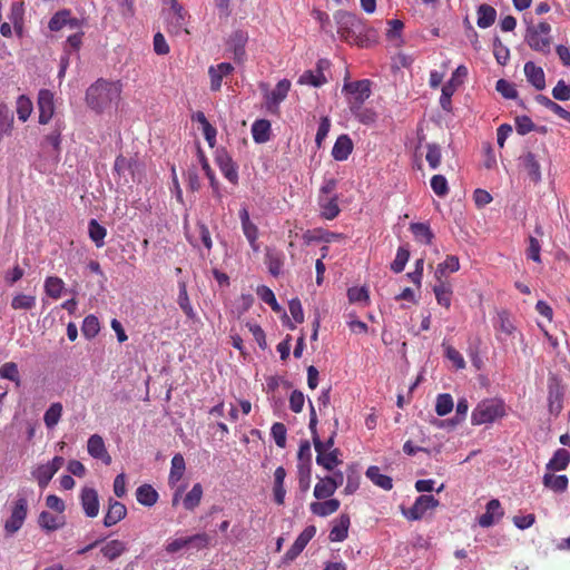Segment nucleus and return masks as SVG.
Listing matches in <instances>:
<instances>
[{
	"label": "nucleus",
	"mask_w": 570,
	"mask_h": 570,
	"mask_svg": "<svg viewBox=\"0 0 570 570\" xmlns=\"http://www.w3.org/2000/svg\"><path fill=\"white\" fill-rule=\"evenodd\" d=\"M121 91L122 85L120 81L99 78L87 88L85 100L92 111L104 114L117 106Z\"/></svg>",
	"instance_id": "obj_1"
},
{
	"label": "nucleus",
	"mask_w": 570,
	"mask_h": 570,
	"mask_svg": "<svg viewBox=\"0 0 570 570\" xmlns=\"http://www.w3.org/2000/svg\"><path fill=\"white\" fill-rule=\"evenodd\" d=\"M341 39L360 47L367 46L366 27L355 13L340 10L334 14Z\"/></svg>",
	"instance_id": "obj_2"
},
{
	"label": "nucleus",
	"mask_w": 570,
	"mask_h": 570,
	"mask_svg": "<svg viewBox=\"0 0 570 570\" xmlns=\"http://www.w3.org/2000/svg\"><path fill=\"white\" fill-rule=\"evenodd\" d=\"M33 494V490L27 487H21L16 494L14 500L10 504V515L4 522V531L7 534H14L18 532L28 515V498Z\"/></svg>",
	"instance_id": "obj_3"
},
{
	"label": "nucleus",
	"mask_w": 570,
	"mask_h": 570,
	"mask_svg": "<svg viewBox=\"0 0 570 570\" xmlns=\"http://www.w3.org/2000/svg\"><path fill=\"white\" fill-rule=\"evenodd\" d=\"M507 415V405L502 399L488 397L480 401L471 413L472 425L492 424Z\"/></svg>",
	"instance_id": "obj_4"
},
{
	"label": "nucleus",
	"mask_w": 570,
	"mask_h": 570,
	"mask_svg": "<svg viewBox=\"0 0 570 570\" xmlns=\"http://www.w3.org/2000/svg\"><path fill=\"white\" fill-rule=\"evenodd\" d=\"M309 410L311 411H309L308 429L312 434L314 449L317 453L316 463L318 465L323 466L325 470L332 471V470H334L335 466H337L341 463V461L338 459L340 451H338V449H333L331 451L323 452V450H322L323 446L321 445V439H320V435L317 432V416H316V412H315V409H314L312 402H309Z\"/></svg>",
	"instance_id": "obj_5"
},
{
	"label": "nucleus",
	"mask_w": 570,
	"mask_h": 570,
	"mask_svg": "<svg viewBox=\"0 0 570 570\" xmlns=\"http://www.w3.org/2000/svg\"><path fill=\"white\" fill-rule=\"evenodd\" d=\"M343 92L347 96L350 109H357L371 96V82L367 79L346 82Z\"/></svg>",
	"instance_id": "obj_6"
},
{
	"label": "nucleus",
	"mask_w": 570,
	"mask_h": 570,
	"mask_svg": "<svg viewBox=\"0 0 570 570\" xmlns=\"http://www.w3.org/2000/svg\"><path fill=\"white\" fill-rule=\"evenodd\" d=\"M170 7L166 12L168 31L175 35L188 33L189 16L177 0H169Z\"/></svg>",
	"instance_id": "obj_7"
},
{
	"label": "nucleus",
	"mask_w": 570,
	"mask_h": 570,
	"mask_svg": "<svg viewBox=\"0 0 570 570\" xmlns=\"http://www.w3.org/2000/svg\"><path fill=\"white\" fill-rule=\"evenodd\" d=\"M440 504L439 500L431 494H422L416 498L414 504L409 509H402V514L411 521L421 520L429 511Z\"/></svg>",
	"instance_id": "obj_8"
},
{
	"label": "nucleus",
	"mask_w": 570,
	"mask_h": 570,
	"mask_svg": "<svg viewBox=\"0 0 570 570\" xmlns=\"http://www.w3.org/2000/svg\"><path fill=\"white\" fill-rule=\"evenodd\" d=\"M466 67L461 65L454 70L451 79L443 85L440 97V105L443 110H451V98L454 95L458 87L462 83V79L466 77Z\"/></svg>",
	"instance_id": "obj_9"
},
{
	"label": "nucleus",
	"mask_w": 570,
	"mask_h": 570,
	"mask_svg": "<svg viewBox=\"0 0 570 570\" xmlns=\"http://www.w3.org/2000/svg\"><path fill=\"white\" fill-rule=\"evenodd\" d=\"M238 215H239L243 234L246 237L250 248L255 253H257L259 250V244L257 242L258 235H259L258 227L256 226V224H254L250 220L249 212L245 206H243L240 208Z\"/></svg>",
	"instance_id": "obj_10"
},
{
	"label": "nucleus",
	"mask_w": 570,
	"mask_h": 570,
	"mask_svg": "<svg viewBox=\"0 0 570 570\" xmlns=\"http://www.w3.org/2000/svg\"><path fill=\"white\" fill-rule=\"evenodd\" d=\"M291 89V81L282 79L275 88L265 95V105L268 111L277 112L279 104L287 97Z\"/></svg>",
	"instance_id": "obj_11"
},
{
	"label": "nucleus",
	"mask_w": 570,
	"mask_h": 570,
	"mask_svg": "<svg viewBox=\"0 0 570 570\" xmlns=\"http://www.w3.org/2000/svg\"><path fill=\"white\" fill-rule=\"evenodd\" d=\"M330 66V62L325 59L318 60L316 68L313 70L304 71L299 78L298 83L308 85L312 87H321L326 83L327 79L324 75V69Z\"/></svg>",
	"instance_id": "obj_12"
},
{
	"label": "nucleus",
	"mask_w": 570,
	"mask_h": 570,
	"mask_svg": "<svg viewBox=\"0 0 570 570\" xmlns=\"http://www.w3.org/2000/svg\"><path fill=\"white\" fill-rule=\"evenodd\" d=\"M315 534L316 528L314 525H307L297 537L292 547L286 551L284 556L285 561L291 562L295 560Z\"/></svg>",
	"instance_id": "obj_13"
},
{
	"label": "nucleus",
	"mask_w": 570,
	"mask_h": 570,
	"mask_svg": "<svg viewBox=\"0 0 570 570\" xmlns=\"http://www.w3.org/2000/svg\"><path fill=\"white\" fill-rule=\"evenodd\" d=\"M39 122L48 124L55 114L53 94L48 89H41L38 94Z\"/></svg>",
	"instance_id": "obj_14"
},
{
	"label": "nucleus",
	"mask_w": 570,
	"mask_h": 570,
	"mask_svg": "<svg viewBox=\"0 0 570 570\" xmlns=\"http://www.w3.org/2000/svg\"><path fill=\"white\" fill-rule=\"evenodd\" d=\"M504 515V511L498 499H492L487 503L485 512L478 518V523L482 528H490L499 522Z\"/></svg>",
	"instance_id": "obj_15"
},
{
	"label": "nucleus",
	"mask_w": 570,
	"mask_h": 570,
	"mask_svg": "<svg viewBox=\"0 0 570 570\" xmlns=\"http://www.w3.org/2000/svg\"><path fill=\"white\" fill-rule=\"evenodd\" d=\"M338 195L317 196V205L322 218L333 220L341 213L338 206Z\"/></svg>",
	"instance_id": "obj_16"
},
{
	"label": "nucleus",
	"mask_w": 570,
	"mask_h": 570,
	"mask_svg": "<svg viewBox=\"0 0 570 570\" xmlns=\"http://www.w3.org/2000/svg\"><path fill=\"white\" fill-rule=\"evenodd\" d=\"M80 502L85 514L95 518L99 513L98 493L92 488H83L80 493Z\"/></svg>",
	"instance_id": "obj_17"
},
{
	"label": "nucleus",
	"mask_w": 570,
	"mask_h": 570,
	"mask_svg": "<svg viewBox=\"0 0 570 570\" xmlns=\"http://www.w3.org/2000/svg\"><path fill=\"white\" fill-rule=\"evenodd\" d=\"M87 450L94 459L101 460L106 465L111 463V456L106 449L104 439L99 434H92L88 439Z\"/></svg>",
	"instance_id": "obj_18"
},
{
	"label": "nucleus",
	"mask_w": 570,
	"mask_h": 570,
	"mask_svg": "<svg viewBox=\"0 0 570 570\" xmlns=\"http://www.w3.org/2000/svg\"><path fill=\"white\" fill-rule=\"evenodd\" d=\"M234 71V67L229 62H220L208 68L210 78V90L218 91L222 88L223 79Z\"/></svg>",
	"instance_id": "obj_19"
},
{
	"label": "nucleus",
	"mask_w": 570,
	"mask_h": 570,
	"mask_svg": "<svg viewBox=\"0 0 570 570\" xmlns=\"http://www.w3.org/2000/svg\"><path fill=\"white\" fill-rule=\"evenodd\" d=\"M216 163L226 179H228L233 184L237 183V179H238L237 168H236L232 157L228 155V153L226 150H224V149L217 150Z\"/></svg>",
	"instance_id": "obj_20"
},
{
	"label": "nucleus",
	"mask_w": 570,
	"mask_h": 570,
	"mask_svg": "<svg viewBox=\"0 0 570 570\" xmlns=\"http://www.w3.org/2000/svg\"><path fill=\"white\" fill-rule=\"evenodd\" d=\"M351 520L348 514H341L338 518L332 521L328 539L331 542H342L348 535V529Z\"/></svg>",
	"instance_id": "obj_21"
},
{
	"label": "nucleus",
	"mask_w": 570,
	"mask_h": 570,
	"mask_svg": "<svg viewBox=\"0 0 570 570\" xmlns=\"http://www.w3.org/2000/svg\"><path fill=\"white\" fill-rule=\"evenodd\" d=\"M127 509L125 504H122L119 501L110 499L108 503L107 513L104 517V525L110 528L120 522L122 519H125Z\"/></svg>",
	"instance_id": "obj_22"
},
{
	"label": "nucleus",
	"mask_w": 570,
	"mask_h": 570,
	"mask_svg": "<svg viewBox=\"0 0 570 570\" xmlns=\"http://www.w3.org/2000/svg\"><path fill=\"white\" fill-rule=\"evenodd\" d=\"M186 471L185 459L180 453H176L170 462V471L168 475V484L170 488L176 487L183 479Z\"/></svg>",
	"instance_id": "obj_23"
},
{
	"label": "nucleus",
	"mask_w": 570,
	"mask_h": 570,
	"mask_svg": "<svg viewBox=\"0 0 570 570\" xmlns=\"http://www.w3.org/2000/svg\"><path fill=\"white\" fill-rule=\"evenodd\" d=\"M524 75L527 80L537 89L542 90L546 87V77L543 69L535 66L532 61L524 65Z\"/></svg>",
	"instance_id": "obj_24"
},
{
	"label": "nucleus",
	"mask_w": 570,
	"mask_h": 570,
	"mask_svg": "<svg viewBox=\"0 0 570 570\" xmlns=\"http://www.w3.org/2000/svg\"><path fill=\"white\" fill-rule=\"evenodd\" d=\"M353 150V142L352 139L347 135H341L333 148H332V156L337 161H344L348 158Z\"/></svg>",
	"instance_id": "obj_25"
},
{
	"label": "nucleus",
	"mask_w": 570,
	"mask_h": 570,
	"mask_svg": "<svg viewBox=\"0 0 570 570\" xmlns=\"http://www.w3.org/2000/svg\"><path fill=\"white\" fill-rule=\"evenodd\" d=\"M521 166L527 170L530 178L538 183L541 180V168L535 155L531 151L524 153L520 157Z\"/></svg>",
	"instance_id": "obj_26"
},
{
	"label": "nucleus",
	"mask_w": 570,
	"mask_h": 570,
	"mask_svg": "<svg viewBox=\"0 0 570 570\" xmlns=\"http://www.w3.org/2000/svg\"><path fill=\"white\" fill-rule=\"evenodd\" d=\"M265 263L271 275L277 277L282 274L284 265V254L275 248H267L265 255Z\"/></svg>",
	"instance_id": "obj_27"
},
{
	"label": "nucleus",
	"mask_w": 570,
	"mask_h": 570,
	"mask_svg": "<svg viewBox=\"0 0 570 570\" xmlns=\"http://www.w3.org/2000/svg\"><path fill=\"white\" fill-rule=\"evenodd\" d=\"M340 501L337 499H327L323 502H312L309 505V510L313 514L317 517H328L335 513L340 509Z\"/></svg>",
	"instance_id": "obj_28"
},
{
	"label": "nucleus",
	"mask_w": 570,
	"mask_h": 570,
	"mask_svg": "<svg viewBox=\"0 0 570 570\" xmlns=\"http://www.w3.org/2000/svg\"><path fill=\"white\" fill-rule=\"evenodd\" d=\"M525 41L529 47L535 51L549 52L550 50V37L541 35L531 28L528 29Z\"/></svg>",
	"instance_id": "obj_29"
},
{
	"label": "nucleus",
	"mask_w": 570,
	"mask_h": 570,
	"mask_svg": "<svg viewBox=\"0 0 570 570\" xmlns=\"http://www.w3.org/2000/svg\"><path fill=\"white\" fill-rule=\"evenodd\" d=\"M247 39V33L242 30H236L230 35L228 45L233 49L234 58L236 60H242L244 58Z\"/></svg>",
	"instance_id": "obj_30"
},
{
	"label": "nucleus",
	"mask_w": 570,
	"mask_h": 570,
	"mask_svg": "<svg viewBox=\"0 0 570 570\" xmlns=\"http://www.w3.org/2000/svg\"><path fill=\"white\" fill-rule=\"evenodd\" d=\"M38 523L46 531H56L65 525L66 520L62 514L55 515L51 512L42 511L39 514Z\"/></svg>",
	"instance_id": "obj_31"
},
{
	"label": "nucleus",
	"mask_w": 570,
	"mask_h": 570,
	"mask_svg": "<svg viewBox=\"0 0 570 570\" xmlns=\"http://www.w3.org/2000/svg\"><path fill=\"white\" fill-rule=\"evenodd\" d=\"M37 297L33 294L14 293L11 298V308L14 311H31L36 307Z\"/></svg>",
	"instance_id": "obj_32"
},
{
	"label": "nucleus",
	"mask_w": 570,
	"mask_h": 570,
	"mask_svg": "<svg viewBox=\"0 0 570 570\" xmlns=\"http://www.w3.org/2000/svg\"><path fill=\"white\" fill-rule=\"evenodd\" d=\"M365 475L370 479L376 487L389 491L393 488L392 478L381 473V470L376 465H371L367 468Z\"/></svg>",
	"instance_id": "obj_33"
},
{
	"label": "nucleus",
	"mask_w": 570,
	"mask_h": 570,
	"mask_svg": "<svg viewBox=\"0 0 570 570\" xmlns=\"http://www.w3.org/2000/svg\"><path fill=\"white\" fill-rule=\"evenodd\" d=\"M126 551L127 543L118 539L106 542L100 549L101 554L110 561L119 558Z\"/></svg>",
	"instance_id": "obj_34"
},
{
	"label": "nucleus",
	"mask_w": 570,
	"mask_h": 570,
	"mask_svg": "<svg viewBox=\"0 0 570 570\" xmlns=\"http://www.w3.org/2000/svg\"><path fill=\"white\" fill-rule=\"evenodd\" d=\"M476 24L481 29L491 27L497 19V10L489 4H480L476 10Z\"/></svg>",
	"instance_id": "obj_35"
},
{
	"label": "nucleus",
	"mask_w": 570,
	"mask_h": 570,
	"mask_svg": "<svg viewBox=\"0 0 570 570\" xmlns=\"http://www.w3.org/2000/svg\"><path fill=\"white\" fill-rule=\"evenodd\" d=\"M433 293L435 295L438 304L444 306L445 308H450L452 302V287L444 281H438V283L433 286Z\"/></svg>",
	"instance_id": "obj_36"
},
{
	"label": "nucleus",
	"mask_w": 570,
	"mask_h": 570,
	"mask_svg": "<svg viewBox=\"0 0 570 570\" xmlns=\"http://www.w3.org/2000/svg\"><path fill=\"white\" fill-rule=\"evenodd\" d=\"M568 482L569 481L567 475H554L551 473V471L544 473L542 478L543 485L558 493L564 492L567 490Z\"/></svg>",
	"instance_id": "obj_37"
},
{
	"label": "nucleus",
	"mask_w": 570,
	"mask_h": 570,
	"mask_svg": "<svg viewBox=\"0 0 570 570\" xmlns=\"http://www.w3.org/2000/svg\"><path fill=\"white\" fill-rule=\"evenodd\" d=\"M203 495V485L200 483H195L183 498V507L188 511H194L200 504Z\"/></svg>",
	"instance_id": "obj_38"
},
{
	"label": "nucleus",
	"mask_w": 570,
	"mask_h": 570,
	"mask_svg": "<svg viewBox=\"0 0 570 570\" xmlns=\"http://www.w3.org/2000/svg\"><path fill=\"white\" fill-rule=\"evenodd\" d=\"M253 139L257 144H264L271 138V122L266 119L255 120L252 125Z\"/></svg>",
	"instance_id": "obj_39"
},
{
	"label": "nucleus",
	"mask_w": 570,
	"mask_h": 570,
	"mask_svg": "<svg viewBox=\"0 0 570 570\" xmlns=\"http://www.w3.org/2000/svg\"><path fill=\"white\" fill-rule=\"evenodd\" d=\"M334 480L328 476L320 478L318 482L314 487V497L317 500L330 499L335 493Z\"/></svg>",
	"instance_id": "obj_40"
},
{
	"label": "nucleus",
	"mask_w": 570,
	"mask_h": 570,
	"mask_svg": "<svg viewBox=\"0 0 570 570\" xmlns=\"http://www.w3.org/2000/svg\"><path fill=\"white\" fill-rule=\"evenodd\" d=\"M460 262L454 255L446 256L445 261L436 266L434 276L436 281H444L448 273H454L459 271Z\"/></svg>",
	"instance_id": "obj_41"
},
{
	"label": "nucleus",
	"mask_w": 570,
	"mask_h": 570,
	"mask_svg": "<svg viewBox=\"0 0 570 570\" xmlns=\"http://www.w3.org/2000/svg\"><path fill=\"white\" fill-rule=\"evenodd\" d=\"M157 491L150 484H142L136 490L137 501L145 507H153L158 500Z\"/></svg>",
	"instance_id": "obj_42"
},
{
	"label": "nucleus",
	"mask_w": 570,
	"mask_h": 570,
	"mask_svg": "<svg viewBox=\"0 0 570 570\" xmlns=\"http://www.w3.org/2000/svg\"><path fill=\"white\" fill-rule=\"evenodd\" d=\"M68 23L71 27H76L77 26V20L70 18V11L69 10H61V11L56 12L51 17L48 27H49V29L51 31H59L65 26H67Z\"/></svg>",
	"instance_id": "obj_43"
},
{
	"label": "nucleus",
	"mask_w": 570,
	"mask_h": 570,
	"mask_svg": "<svg viewBox=\"0 0 570 570\" xmlns=\"http://www.w3.org/2000/svg\"><path fill=\"white\" fill-rule=\"evenodd\" d=\"M570 462V453L564 449H558L547 463L548 471L564 470Z\"/></svg>",
	"instance_id": "obj_44"
},
{
	"label": "nucleus",
	"mask_w": 570,
	"mask_h": 570,
	"mask_svg": "<svg viewBox=\"0 0 570 570\" xmlns=\"http://www.w3.org/2000/svg\"><path fill=\"white\" fill-rule=\"evenodd\" d=\"M410 230L412 232L414 238L421 244H431L434 237L430 226L425 223H412L410 225Z\"/></svg>",
	"instance_id": "obj_45"
},
{
	"label": "nucleus",
	"mask_w": 570,
	"mask_h": 570,
	"mask_svg": "<svg viewBox=\"0 0 570 570\" xmlns=\"http://www.w3.org/2000/svg\"><path fill=\"white\" fill-rule=\"evenodd\" d=\"M43 287H45L46 294L49 297H51L53 299H58L61 297L62 292L65 289V282L57 276H48L45 279Z\"/></svg>",
	"instance_id": "obj_46"
},
{
	"label": "nucleus",
	"mask_w": 570,
	"mask_h": 570,
	"mask_svg": "<svg viewBox=\"0 0 570 570\" xmlns=\"http://www.w3.org/2000/svg\"><path fill=\"white\" fill-rule=\"evenodd\" d=\"M62 404L60 402L52 403L43 414V422L48 429H53L62 416Z\"/></svg>",
	"instance_id": "obj_47"
},
{
	"label": "nucleus",
	"mask_w": 570,
	"mask_h": 570,
	"mask_svg": "<svg viewBox=\"0 0 570 570\" xmlns=\"http://www.w3.org/2000/svg\"><path fill=\"white\" fill-rule=\"evenodd\" d=\"M33 479L37 480L39 487L41 489H45L49 482L51 481V479L53 478V475L56 474V472H53V470L47 464H40L38 465L32 472H31Z\"/></svg>",
	"instance_id": "obj_48"
},
{
	"label": "nucleus",
	"mask_w": 570,
	"mask_h": 570,
	"mask_svg": "<svg viewBox=\"0 0 570 570\" xmlns=\"http://www.w3.org/2000/svg\"><path fill=\"white\" fill-rule=\"evenodd\" d=\"M88 232L90 239L96 244L98 248L105 245L107 230L96 219H91L89 222Z\"/></svg>",
	"instance_id": "obj_49"
},
{
	"label": "nucleus",
	"mask_w": 570,
	"mask_h": 570,
	"mask_svg": "<svg viewBox=\"0 0 570 570\" xmlns=\"http://www.w3.org/2000/svg\"><path fill=\"white\" fill-rule=\"evenodd\" d=\"M0 379L9 380L20 386L21 380L18 365L14 362H7L0 366Z\"/></svg>",
	"instance_id": "obj_50"
},
{
	"label": "nucleus",
	"mask_w": 570,
	"mask_h": 570,
	"mask_svg": "<svg viewBox=\"0 0 570 570\" xmlns=\"http://www.w3.org/2000/svg\"><path fill=\"white\" fill-rule=\"evenodd\" d=\"M454 406L453 397L449 393L439 394L435 402V412L439 416L448 415Z\"/></svg>",
	"instance_id": "obj_51"
},
{
	"label": "nucleus",
	"mask_w": 570,
	"mask_h": 570,
	"mask_svg": "<svg viewBox=\"0 0 570 570\" xmlns=\"http://www.w3.org/2000/svg\"><path fill=\"white\" fill-rule=\"evenodd\" d=\"M33 109L32 101L29 97L21 95L17 99V116L22 122L27 121Z\"/></svg>",
	"instance_id": "obj_52"
},
{
	"label": "nucleus",
	"mask_w": 570,
	"mask_h": 570,
	"mask_svg": "<svg viewBox=\"0 0 570 570\" xmlns=\"http://www.w3.org/2000/svg\"><path fill=\"white\" fill-rule=\"evenodd\" d=\"M389 29L386 31V38L390 42H392L394 46H400L402 43L401 33L403 30V22L397 19L390 20L389 22Z\"/></svg>",
	"instance_id": "obj_53"
},
{
	"label": "nucleus",
	"mask_w": 570,
	"mask_h": 570,
	"mask_svg": "<svg viewBox=\"0 0 570 570\" xmlns=\"http://www.w3.org/2000/svg\"><path fill=\"white\" fill-rule=\"evenodd\" d=\"M100 331V324L98 318L95 315H88L85 317L81 326L82 335L91 340L94 338Z\"/></svg>",
	"instance_id": "obj_54"
},
{
	"label": "nucleus",
	"mask_w": 570,
	"mask_h": 570,
	"mask_svg": "<svg viewBox=\"0 0 570 570\" xmlns=\"http://www.w3.org/2000/svg\"><path fill=\"white\" fill-rule=\"evenodd\" d=\"M410 258V250L406 246H400L396 252V256L391 264V269L399 274L404 271L405 265Z\"/></svg>",
	"instance_id": "obj_55"
},
{
	"label": "nucleus",
	"mask_w": 570,
	"mask_h": 570,
	"mask_svg": "<svg viewBox=\"0 0 570 570\" xmlns=\"http://www.w3.org/2000/svg\"><path fill=\"white\" fill-rule=\"evenodd\" d=\"M257 295L258 297L264 302L266 303L267 305L271 306V308L274 311V312H281L282 311V307L281 305L277 303L276 301V297H275V294L273 293V291L267 287V286H258L257 287Z\"/></svg>",
	"instance_id": "obj_56"
},
{
	"label": "nucleus",
	"mask_w": 570,
	"mask_h": 570,
	"mask_svg": "<svg viewBox=\"0 0 570 570\" xmlns=\"http://www.w3.org/2000/svg\"><path fill=\"white\" fill-rule=\"evenodd\" d=\"M13 115L6 108H0V141L12 130Z\"/></svg>",
	"instance_id": "obj_57"
},
{
	"label": "nucleus",
	"mask_w": 570,
	"mask_h": 570,
	"mask_svg": "<svg viewBox=\"0 0 570 570\" xmlns=\"http://www.w3.org/2000/svg\"><path fill=\"white\" fill-rule=\"evenodd\" d=\"M347 297L351 303H361L364 305L370 303L368 289L365 286L348 288Z\"/></svg>",
	"instance_id": "obj_58"
},
{
	"label": "nucleus",
	"mask_w": 570,
	"mask_h": 570,
	"mask_svg": "<svg viewBox=\"0 0 570 570\" xmlns=\"http://www.w3.org/2000/svg\"><path fill=\"white\" fill-rule=\"evenodd\" d=\"M442 347L444 350V355L445 357L452 362V364L458 368V370H462L465 367V361L462 356V354L455 350L453 346L451 345H448L445 343L442 344Z\"/></svg>",
	"instance_id": "obj_59"
},
{
	"label": "nucleus",
	"mask_w": 570,
	"mask_h": 570,
	"mask_svg": "<svg viewBox=\"0 0 570 570\" xmlns=\"http://www.w3.org/2000/svg\"><path fill=\"white\" fill-rule=\"evenodd\" d=\"M298 487L306 493L311 487L312 465L297 464Z\"/></svg>",
	"instance_id": "obj_60"
},
{
	"label": "nucleus",
	"mask_w": 570,
	"mask_h": 570,
	"mask_svg": "<svg viewBox=\"0 0 570 570\" xmlns=\"http://www.w3.org/2000/svg\"><path fill=\"white\" fill-rule=\"evenodd\" d=\"M177 303H178L179 307L183 309V312L188 317H193L195 315L194 308H193V306L190 304V301H189V297H188V294H187V288H186L185 283H180L179 284V293H178Z\"/></svg>",
	"instance_id": "obj_61"
},
{
	"label": "nucleus",
	"mask_w": 570,
	"mask_h": 570,
	"mask_svg": "<svg viewBox=\"0 0 570 570\" xmlns=\"http://www.w3.org/2000/svg\"><path fill=\"white\" fill-rule=\"evenodd\" d=\"M493 55L497 62L501 66H504L510 58L509 48L505 47L498 37L493 40Z\"/></svg>",
	"instance_id": "obj_62"
},
{
	"label": "nucleus",
	"mask_w": 570,
	"mask_h": 570,
	"mask_svg": "<svg viewBox=\"0 0 570 570\" xmlns=\"http://www.w3.org/2000/svg\"><path fill=\"white\" fill-rule=\"evenodd\" d=\"M271 434L278 448L284 449L286 446L287 430L283 423H274L271 429Z\"/></svg>",
	"instance_id": "obj_63"
},
{
	"label": "nucleus",
	"mask_w": 570,
	"mask_h": 570,
	"mask_svg": "<svg viewBox=\"0 0 570 570\" xmlns=\"http://www.w3.org/2000/svg\"><path fill=\"white\" fill-rule=\"evenodd\" d=\"M188 549L200 551L209 546L210 537L207 533H196L188 537Z\"/></svg>",
	"instance_id": "obj_64"
}]
</instances>
